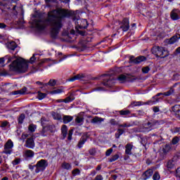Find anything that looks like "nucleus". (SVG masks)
<instances>
[{
  "label": "nucleus",
  "instance_id": "1",
  "mask_svg": "<svg viewBox=\"0 0 180 180\" xmlns=\"http://www.w3.org/2000/svg\"><path fill=\"white\" fill-rule=\"evenodd\" d=\"M70 13L68 11L63 8H58L56 10H52L48 13V17L46 21L42 20H34L33 25L38 30H43L46 27V23H48L51 26V36L53 39H56L61 27H63V18L69 16Z\"/></svg>",
  "mask_w": 180,
  "mask_h": 180
},
{
  "label": "nucleus",
  "instance_id": "18",
  "mask_svg": "<svg viewBox=\"0 0 180 180\" xmlns=\"http://www.w3.org/2000/svg\"><path fill=\"white\" fill-rule=\"evenodd\" d=\"M6 46L7 49H8V50H11V51H15V49L18 47V44H16L15 41L8 42L7 43Z\"/></svg>",
  "mask_w": 180,
  "mask_h": 180
},
{
  "label": "nucleus",
  "instance_id": "37",
  "mask_svg": "<svg viewBox=\"0 0 180 180\" xmlns=\"http://www.w3.org/2000/svg\"><path fill=\"white\" fill-rule=\"evenodd\" d=\"M26 117L25 116V114H21L20 115V117H18V123L20 124H22V123H23V120H25V118Z\"/></svg>",
  "mask_w": 180,
  "mask_h": 180
},
{
  "label": "nucleus",
  "instance_id": "46",
  "mask_svg": "<svg viewBox=\"0 0 180 180\" xmlns=\"http://www.w3.org/2000/svg\"><path fill=\"white\" fill-rule=\"evenodd\" d=\"M141 143H142L143 144H147V137L142 136L141 137Z\"/></svg>",
  "mask_w": 180,
  "mask_h": 180
},
{
  "label": "nucleus",
  "instance_id": "55",
  "mask_svg": "<svg viewBox=\"0 0 180 180\" xmlns=\"http://www.w3.org/2000/svg\"><path fill=\"white\" fill-rule=\"evenodd\" d=\"M153 112H155V113L160 112V108L158 107H153Z\"/></svg>",
  "mask_w": 180,
  "mask_h": 180
},
{
  "label": "nucleus",
  "instance_id": "28",
  "mask_svg": "<svg viewBox=\"0 0 180 180\" xmlns=\"http://www.w3.org/2000/svg\"><path fill=\"white\" fill-rule=\"evenodd\" d=\"M102 122H103V119L98 117H95L94 118L92 119L91 120V123H102Z\"/></svg>",
  "mask_w": 180,
  "mask_h": 180
},
{
  "label": "nucleus",
  "instance_id": "12",
  "mask_svg": "<svg viewBox=\"0 0 180 180\" xmlns=\"http://www.w3.org/2000/svg\"><path fill=\"white\" fill-rule=\"evenodd\" d=\"M133 58H134V57H131L129 61L131 63H134V64H140V63H143V61H146V57L144 56H139L135 59Z\"/></svg>",
  "mask_w": 180,
  "mask_h": 180
},
{
  "label": "nucleus",
  "instance_id": "39",
  "mask_svg": "<svg viewBox=\"0 0 180 180\" xmlns=\"http://www.w3.org/2000/svg\"><path fill=\"white\" fill-rule=\"evenodd\" d=\"M63 168H64L65 169H71V165L67 162H64L62 165Z\"/></svg>",
  "mask_w": 180,
  "mask_h": 180
},
{
  "label": "nucleus",
  "instance_id": "19",
  "mask_svg": "<svg viewBox=\"0 0 180 180\" xmlns=\"http://www.w3.org/2000/svg\"><path fill=\"white\" fill-rule=\"evenodd\" d=\"M26 91H27V89L26 87H23L20 90L13 92V95H25V94H26Z\"/></svg>",
  "mask_w": 180,
  "mask_h": 180
},
{
  "label": "nucleus",
  "instance_id": "14",
  "mask_svg": "<svg viewBox=\"0 0 180 180\" xmlns=\"http://www.w3.org/2000/svg\"><path fill=\"white\" fill-rule=\"evenodd\" d=\"M153 169H149L146 170L143 174H142V178L144 180L148 179V178L151 177L153 176Z\"/></svg>",
  "mask_w": 180,
  "mask_h": 180
},
{
  "label": "nucleus",
  "instance_id": "64",
  "mask_svg": "<svg viewBox=\"0 0 180 180\" xmlns=\"http://www.w3.org/2000/svg\"><path fill=\"white\" fill-rule=\"evenodd\" d=\"M176 53H180V46L176 49Z\"/></svg>",
  "mask_w": 180,
  "mask_h": 180
},
{
  "label": "nucleus",
  "instance_id": "15",
  "mask_svg": "<svg viewBox=\"0 0 180 180\" xmlns=\"http://www.w3.org/2000/svg\"><path fill=\"white\" fill-rule=\"evenodd\" d=\"M25 146L28 148H33L34 147V141L33 140V138L27 139Z\"/></svg>",
  "mask_w": 180,
  "mask_h": 180
},
{
  "label": "nucleus",
  "instance_id": "45",
  "mask_svg": "<svg viewBox=\"0 0 180 180\" xmlns=\"http://www.w3.org/2000/svg\"><path fill=\"white\" fill-rule=\"evenodd\" d=\"M112 153H113V149L112 148H110V149L106 150L105 155L107 157H109V155H110V154H112Z\"/></svg>",
  "mask_w": 180,
  "mask_h": 180
},
{
  "label": "nucleus",
  "instance_id": "25",
  "mask_svg": "<svg viewBox=\"0 0 180 180\" xmlns=\"http://www.w3.org/2000/svg\"><path fill=\"white\" fill-rule=\"evenodd\" d=\"M85 141H86V138L82 136L77 144V147H79V148H82V146L85 144Z\"/></svg>",
  "mask_w": 180,
  "mask_h": 180
},
{
  "label": "nucleus",
  "instance_id": "36",
  "mask_svg": "<svg viewBox=\"0 0 180 180\" xmlns=\"http://www.w3.org/2000/svg\"><path fill=\"white\" fill-rule=\"evenodd\" d=\"M74 98L72 96L67 97L66 98L63 99L65 103H70V102H72Z\"/></svg>",
  "mask_w": 180,
  "mask_h": 180
},
{
  "label": "nucleus",
  "instance_id": "47",
  "mask_svg": "<svg viewBox=\"0 0 180 180\" xmlns=\"http://www.w3.org/2000/svg\"><path fill=\"white\" fill-rule=\"evenodd\" d=\"M56 84H57V82H56V80H54V79H51L49 82V85H50L51 86H54V85H56Z\"/></svg>",
  "mask_w": 180,
  "mask_h": 180
},
{
  "label": "nucleus",
  "instance_id": "34",
  "mask_svg": "<svg viewBox=\"0 0 180 180\" xmlns=\"http://www.w3.org/2000/svg\"><path fill=\"white\" fill-rule=\"evenodd\" d=\"M153 180H160L161 179V176L160 175V173L158 172H155L153 176Z\"/></svg>",
  "mask_w": 180,
  "mask_h": 180
},
{
  "label": "nucleus",
  "instance_id": "13",
  "mask_svg": "<svg viewBox=\"0 0 180 180\" xmlns=\"http://www.w3.org/2000/svg\"><path fill=\"white\" fill-rule=\"evenodd\" d=\"M179 39H180V35L176 34V35L173 36L170 39H167L166 43L167 44H174L176 43L177 41H179Z\"/></svg>",
  "mask_w": 180,
  "mask_h": 180
},
{
  "label": "nucleus",
  "instance_id": "32",
  "mask_svg": "<svg viewBox=\"0 0 180 180\" xmlns=\"http://www.w3.org/2000/svg\"><path fill=\"white\" fill-rule=\"evenodd\" d=\"M4 147L13 148V142L12 141V140L8 139V141L5 143Z\"/></svg>",
  "mask_w": 180,
  "mask_h": 180
},
{
  "label": "nucleus",
  "instance_id": "62",
  "mask_svg": "<svg viewBox=\"0 0 180 180\" xmlns=\"http://www.w3.org/2000/svg\"><path fill=\"white\" fill-rule=\"evenodd\" d=\"M74 131V129H70V131H69V134H68V136H72V132Z\"/></svg>",
  "mask_w": 180,
  "mask_h": 180
},
{
  "label": "nucleus",
  "instance_id": "61",
  "mask_svg": "<svg viewBox=\"0 0 180 180\" xmlns=\"http://www.w3.org/2000/svg\"><path fill=\"white\" fill-rule=\"evenodd\" d=\"M75 78L76 79H81L82 77H81L80 75H77L76 76H75Z\"/></svg>",
  "mask_w": 180,
  "mask_h": 180
},
{
  "label": "nucleus",
  "instance_id": "43",
  "mask_svg": "<svg viewBox=\"0 0 180 180\" xmlns=\"http://www.w3.org/2000/svg\"><path fill=\"white\" fill-rule=\"evenodd\" d=\"M172 134H180V128H175L174 129H172Z\"/></svg>",
  "mask_w": 180,
  "mask_h": 180
},
{
  "label": "nucleus",
  "instance_id": "22",
  "mask_svg": "<svg viewBox=\"0 0 180 180\" xmlns=\"http://www.w3.org/2000/svg\"><path fill=\"white\" fill-rule=\"evenodd\" d=\"M73 117L71 115H65L63 117V123L67 124V123H70V122H72Z\"/></svg>",
  "mask_w": 180,
  "mask_h": 180
},
{
  "label": "nucleus",
  "instance_id": "20",
  "mask_svg": "<svg viewBox=\"0 0 180 180\" xmlns=\"http://www.w3.org/2000/svg\"><path fill=\"white\" fill-rule=\"evenodd\" d=\"M13 150L12 148H9L8 146H4V150H3V154H6V155H11V153H13Z\"/></svg>",
  "mask_w": 180,
  "mask_h": 180
},
{
  "label": "nucleus",
  "instance_id": "56",
  "mask_svg": "<svg viewBox=\"0 0 180 180\" xmlns=\"http://www.w3.org/2000/svg\"><path fill=\"white\" fill-rule=\"evenodd\" d=\"M29 168L31 171H33L34 169V168H36V165H30Z\"/></svg>",
  "mask_w": 180,
  "mask_h": 180
},
{
  "label": "nucleus",
  "instance_id": "35",
  "mask_svg": "<svg viewBox=\"0 0 180 180\" xmlns=\"http://www.w3.org/2000/svg\"><path fill=\"white\" fill-rule=\"evenodd\" d=\"M172 112L176 115V112L180 110V105H176L172 108Z\"/></svg>",
  "mask_w": 180,
  "mask_h": 180
},
{
  "label": "nucleus",
  "instance_id": "5",
  "mask_svg": "<svg viewBox=\"0 0 180 180\" xmlns=\"http://www.w3.org/2000/svg\"><path fill=\"white\" fill-rule=\"evenodd\" d=\"M48 166H49V162H47V160L42 159V160L38 161L37 162V164L35 165L36 174H39V172H41L44 171V169H46V168H47Z\"/></svg>",
  "mask_w": 180,
  "mask_h": 180
},
{
  "label": "nucleus",
  "instance_id": "3",
  "mask_svg": "<svg viewBox=\"0 0 180 180\" xmlns=\"http://www.w3.org/2000/svg\"><path fill=\"white\" fill-rule=\"evenodd\" d=\"M152 54L160 58H165V57H168L169 56L168 51L165 50V48L160 46H154L152 49Z\"/></svg>",
  "mask_w": 180,
  "mask_h": 180
},
{
  "label": "nucleus",
  "instance_id": "33",
  "mask_svg": "<svg viewBox=\"0 0 180 180\" xmlns=\"http://www.w3.org/2000/svg\"><path fill=\"white\" fill-rule=\"evenodd\" d=\"M46 96H47L46 94L41 93V91L38 92V99H39V101H41L42 99H44V98H46Z\"/></svg>",
  "mask_w": 180,
  "mask_h": 180
},
{
  "label": "nucleus",
  "instance_id": "41",
  "mask_svg": "<svg viewBox=\"0 0 180 180\" xmlns=\"http://www.w3.org/2000/svg\"><path fill=\"white\" fill-rule=\"evenodd\" d=\"M120 114L122 116H126L127 115H130V111L129 110H121L120 111Z\"/></svg>",
  "mask_w": 180,
  "mask_h": 180
},
{
  "label": "nucleus",
  "instance_id": "52",
  "mask_svg": "<svg viewBox=\"0 0 180 180\" xmlns=\"http://www.w3.org/2000/svg\"><path fill=\"white\" fill-rule=\"evenodd\" d=\"M176 176L180 178V167L177 168L176 170Z\"/></svg>",
  "mask_w": 180,
  "mask_h": 180
},
{
  "label": "nucleus",
  "instance_id": "17",
  "mask_svg": "<svg viewBox=\"0 0 180 180\" xmlns=\"http://www.w3.org/2000/svg\"><path fill=\"white\" fill-rule=\"evenodd\" d=\"M64 92V87H59L56 89H54L50 91L51 95H59L60 94H63Z\"/></svg>",
  "mask_w": 180,
  "mask_h": 180
},
{
  "label": "nucleus",
  "instance_id": "30",
  "mask_svg": "<svg viewBox=\"0 0 180 180\" xmlns=\"http://www.w3.org/2000/svg\"><path fill=\"white\" fill-rule=\"evenodd\" d=\"M175 164L174 163V160H169L167 164V168L168 169H172L174 168Z\"/></svg>",
  "mask_w": 180,
  "mask_h": 180
},
{
  "label": "nucleus",
  "instance_id": "31",
  "mask_svg": "<svg viewBox=\"0 0 180 180\" xmlns=\"http://www.w3.org/2000/svg\"><path fill=\"white\" fill-rule=\"evenodd\" d=\"M61 131H62L63 136H67L68 133V129L67 128L66 125H63L61 128Z\"/></svg>",
  "mask_w": 180,
  "mask_h": 180
},
{
  "label": "nucleus",
  "instance_id": "21",
  "mask_svg": "<svg viewBox=\"0 0 180 180\" xmlns=\"http://www.w3.org/2000/svg\"><path fill=\"white\" fill-rule=\"evenodd\" d=\"M5 60H8L7 63H11V61L13 60V58H11L8 56H5L4 58H0V64H4V63H5Z\"/></svg>",
  "mask_w": 180,
  "mask_h": 180
},
{
  "label": "nucleus",
  "instance_id": "51",
  "mask_svg": "<svg viewBox=\"0 0 180 180\" xmlns=\"http://www.w3.org/2000/svg\"><path fill=\"white\" fill-rule=\"evenodd\" d=\"M123 133H124V131H123V129H118L117 134H115V136H122V134H123Z\"/></svg>",
  "mask_w": 180,
  "mask_h": 180
},
{
  "label": "nucleus",
  "instance_id": "8",
  "mask_svg": "<svg viewBox=\"0 0 180 180\" xmlns=\"http://www.w3.org/2000/svg\"><path fill=\"white\" fill-rule=\"evenodd\" d=\"M120 29H122L124 32H127L130 29V24L129 22V19L124 18L122 22L120 23Z\"/></svg>",
  "mask_w": 180,
  "mask_h": 180
},
{
  "label": "nucleus",
  "instance_id": "48",
  "mask_svg": "<svg viewBox=\"0 0 180 180\" xmlns=\"http://www.w3.org/2000/svg\"><path fill=\"white\" fill-rule=\"evenodd\" d=\"M7 126H8V122L5 121L1 123V127H2V129H5V127H7Z\"/></svg>",
  "mask_w": 180,
  "mask_h": 180
},
{
  "label": "nucleus",
  "instance_id": "24",
  "mask_svg": "<svg viewBox=\"0 0 180 180\" xmlns=\"http://www.w3.org/2000/svg\"><path fill=\"white\" fill-rule=\"evenodd\" d=\"M36 129H37V125L34 124H30L28 126V130L30 133H34V131H36Z\"/></svg>",
  "mask_w": 180,
  "mask_h": 180
},
{
  "label": "nucleus",
  "instance_id": "7",
  "mask_svg": "<svg viewBox=\"0 0 180 180\" xmlns=\"http://www.w3.org/2000/svg\"><path fill=\"white\" fill-rule=\"evenodd\" d=\"M75 25H76V29H86L88 27V21L85 19H77L75 20L74 19Z\"/></svg>",
  "mask_w": 180,
  "mask_h": 180
},
{
  "label": "nucleus",
  "instance_id": "50",
  "mask_svg": "<svg viewBox=\"0 0 180 180\" xmlns=\"http://www.w3.org/2000/svg\"><path fill=\"white\" fill-rule=\"evenodd\" d=\"M20 162V159H15L12 162L13 165H18Z\"/></svg>",
  "mask_w": 180,
  "mask_h": 180
},
{
  "label": "nucleus",
  "instance_id": "16",
  "mask_svg": "<svg viewBox=\"0 0 180 180\" xmlns=\"http://www.w3.org/2000/svg\"><path fill=\"white\" fill-rule=\"evenodd\" d=\"M131 150H133V143H127L125 146V154L131 155Z\"/></svg>",
  "mask_w": 180,
  "mask_h": 180
},
{
  "label": "nucleus",
  "instance_id": "63",
  "mask_svg": "<svg viewBox=\"0 0 180 180\" xmlns=\"http://www.w3.org/2000/svg\"><path fill=\"white\" fill-rule=\"evenodd\" d=\"M176 116L180 119V110L176 113Z\"/></svg>",
  "mask_w": 180,
  "mask_h": 180
},
{
  "label": "nucleus",
  "instance_id": "2",
  "mask_svg": "<svg viewBox=\"0 0 180 180\" xmlns=\"http://www.w3.org/2000/svg\"><path fill=\"white\" fill-rule=\"evenodd\" d=\"M10 70L15 72H27L29 70V63L22 58L17 59L10 65Z\"/></svg>",
  "mask_w": 180,
  "mask_h": 180
},
{
  "label": "nucleus",
  "instance_id": "57",
  "mask_svg": "<svg viewBox=\"0 0 180 180\" xmlns=\"http://www.w3.org/2000/svg\"><path fill=\"white\" fill-rule=\"evenodd\" d=\"M110 124H112L113 126L117 124V122L115 120H110Z\"/></svg>",
  "mask_w": 180,
  "mask_h": 180
},
{
  "label": "nucleus",
  "instance_id": "4",
  "mask_svg": "<svg viewBox=\"0 0 180 180\" xmlns=\"http://www.w3.org/2000/svg\"><path fill=\"white\" fill-rule=\"evenodd\" d=\"M164 121H153L151 122H148L144 124L143 129L141 131L144 133H148V131H151V130L154 129H157V126H160V124H162Z\"/></svg>",
  "mask_w": 180,
  "mask_h": 180
},
{
  "label": "nucleus",
  "instance_id": "59",
  "mask_svg": "<svg viewBox=\"0 0 180 180\" xmlns=\"http://www.w3.org/2000/svg\"><path fill=\"white\" fill-rule=\"evenodd\" d=\"M76 80L77 79H75V76L68 79L69 82H74V81Z\"/></svg>",
  "mask_w": 180,
  "mask_h": 180
},
{
  "label": "nucleus",
  "instance_id": "10",
  "mask_svg": "<svg viewBox=\"0 0 180 180\" xmlns=\"http://www.w3.org/2000/svg\"><path fill=\"white\" fill-rule=\"evenodd\" d=\"M170 18L172 20H178L180 19V11L178 9H173L170 13Z\"/></svg>",
  "mask_w": 180,
  "mask_h": 180
},
{
  "label": "nucleus",
  "instance_id": "27",
  "mask_svg": "<svg viewBox=\"0 0 180 180\" xmlns=\"http://www.w3.org/2000/svg\"><path fill=\"white\" fill-rule=\"evenodd\" d=\"M144 103L141 101H134L131 103L130 107L131 108H134L136 106H143Z\"/></svg>",
  "mask_w": 180,
  "mask_h": 180
},
{
  "label": "nucleus",
  "instance_id": "58",
  "mask_svg": "<svg viewBox=\"0 0 180 180\" xmlns=\"http://www.w3.org/2000/svg\"><path fill=\"white\" fill-rule=\"evenodd\" d=\"M6 27V25L4 23H0V29H5Z\"/></svg>",
  "mask_w": 180,
  "mask_h": 180
},
{
  "label": "nucleus",
  "instance_id": "11",
  "mask_svg": "<svg viewBox=\"0 0 180 180\" xmlns=\"http://www.w3.org/2000/svg\"><path fill=\"white\" fill-rule=\"evenodd\" d=\"M171 145L167 144L165 146V147L160 152V155L162 156V158H165V155H167V154H168V153L171 151Z\"/></svg>",
  "mask_w": 180,
  "mask_h": 180
},
{
  "label": "nucleus",
  "instance_id": "42",
  "mask_svg": "<svg viewBox=\"0 0 180 180\" xmlns=\"http://www.w3.org/2000/svg\"><path fill=\"white\" fill-rule=\"evenodd\" d=\"M149 71H150V68L148 66H146L142 68V72L143 74H148Z\"/></svg>",
  "mask_w": 180,
  "mask_h": 180
},
{
  "label": "nucleus",
  "instance_id": "9",
  "mask_svg": "<svg viewBox=\"0 0 180 180\" xmlns=\"http://www.w3.org/2000/svg\"><path fill=\"white\" fill-rule=\"evenodd\" d=\"M174 91L175 90H174V89L172 88L168 91L158 94L155 97H153L154 99H156L155 101H153L154 103H156V102H160V99L158 98V96L161 95H163L164 96H171V95H172V94H174Z\"/></svg>",
  "mask_w": 180,
  "mask_h": 180
},
{
  "label": "nucleus",
  "instance_id": "40",
  "mask_svg": "<svg viewBox=\"0 0 180 180\" xmlns=\"http://www.w3.org/2000/svg\"><path fill=\"white\" fill-rule=\"evenodd\" d=\"M72 174L75 176V175H79V174H81V171H79V169H75L72 170Z\"/></svg>",
  "mask_w": 180,
  "mask_h": 180
},
{
  "label": "nucleus",
  "instance_id": "60",
  "mask_svg": "<svg viewBox=\"0 0 180 180\" xmlns=\"http://www.w3.org/2000/svg\"><path fill=\"white\" fill-rule=\"evenodd\" d=\"M120 127H130V124H123L120 125Z\"/></svg>",
  "mask_w": 180,
  "mask_h": 180
},
{
  "label": "nucleus",
  "instance_id": "54",
  "mask_svg": "<svg viewBox=\"0 0 180 180\" xmlns=\"http://www.w3.org/2000/svg\"><path fill=\"white\" fill-rule=\"evenodd\" d=\"M89 154L91 155H95V153H96V150L95 149H90L89 151Z\"/></svg>",
  "mask_w": 180,
  "mask_h": 180
},
{
  "label": "nucleus",
  "instance_id": "44",
  "mask_svg": "<svg viewBox=\"0 0 180 180\" xmlns=\"http://www.w3.org/2000/svg\"><path fill=\"white\" fill-rule=\"evenodd\" d=\"M179 141V138H178L177 136H175L172 139V144L175 145V144H178Z\"/></svg>",
  "mask_w": 180,
  "mask_h": 180
},
{
  "label": "nucleus",
  "instance_id": "6",
  "mask_svg": "<svg viewBox=\"0 0 180 180\" xmlns=\"http://www.w3.org/2000/svg\"><path fill=\"white\" fill-rule=\"evenodd\" d=\"M116 81V79L113 77V75H105L103 79V84L105 85V86H112L113 84H115V82Z\"/></svg>",
  "mask_w": 180,
  "mask_h": 180
},
{
  "label": "nucleus",
  "instance_id": "23",
  "mask_svg": "<svg viewBox=\"0 0 180 180\" xmlns=\"http://www.w3.org/2000/svg\"><path fill=\"white\" fill-rule=\"evenodd\" d=\"M25 156L27 158H33V157H34V152H33V150H27L25 151Z\"/></svg>",
  "mask_w": 180,
  "mask_h": 180
},
{
  "label": "nucleus",
  "instance_id": "38",
  "mask_svg": "<svg viewBox=\"0 0 180 180\" xmlns=\"http://www.w3.org/2000/svg\"><path fill=\"white\" fill-rule=\"evenodd\" d=\"M117 160H119V155L116 154L115 155H113L112 157H111L109 159L110 162H113L114 161H116Z\"/></svg>",
  "mask_w": 180,
  "mask_h": 180
},
{
  "label": "nucleus",
  "instance_id": "53",
  "mask_svg": "<svg viewBox=\"0 0 180 180\" xmlns=\"http://www.w3.org/2000/svg\"><path fill=\"white\" fill-rule=\"evenodd\" d=\"M35 56H36V55L34 54V55L32 56V57L30 58V63L31 64H33V63H34V60H36V58H34Z\"/></svg>",
  "mask_w": 180,
  "mask_h": 180
},
{
  "label": "nucleus",
  "instance_id": "49",
  "mask_svg": "<svg viewBox=\"0 0 180 180\" xmlns=\"http://www.w3.org/2000/svg\"><path fill=\"white\" fill-rule=\"evenodd\" d=\"M53 116V119H55V120H60L61 119V117L58 114L55 113Z\"/></svg>",
  "mask_w": 180,
  "mask_h": 180
},
{
  "label": "nucleus",
  "instance_id": "29",
  "mask_svg": "<svg viewBox=\"0 0 180 180\" xmlns=\"http://www.w3.org/2000/svg\"><path fill=\"white\" fill-rule=\"evenodd\" d=\"M75 122L79 126H81L84 123V117L78 116L76 117Z\"/></svg>",
  "mask_w": 180,
  "mask_h": 180
},
{
  "label": "nucleus",
  "instance_id": "26",
  "mask_svg": "<svg viewBox=\"0 0 180 180\" xmlns=\"http://www.w3.org/2000/svg\"><path fill=\"white\" fill-rule=\"evenodd\" d=\"M118 81L121 83L123 84L127 81V76L121 75L120 77L117 78Z\"/></svg>",
  "mask_w": 180,
  "mask_h": 180
}]
</instances>
